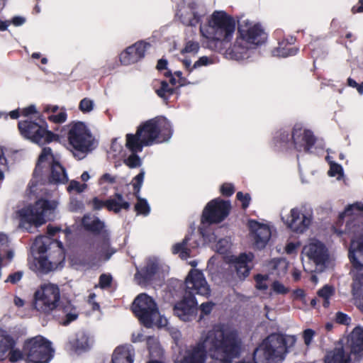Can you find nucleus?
Segmentation results:
<instances>
[{
  "label": "nucleus",
  "mask_w": 363,
  "mask_h": 363,
  "mask_svg": "<svg viewBox=\"0 0 363 363\" xmlns=\"http://www.w3.org/2000/svg\"><path fill=\"white\" fill-rule=\"evenodd\" d=\"M244 350L241 334L233 326L217 325L203 333L197 343L189 347L175 363H205L206 354L221 363H232Z\"/></svg>",
  "instance_id": "f257e3e1"
},
{
  "label": "nucleus",
  "mask_w": 363,
  "mask_h": 363,
  "mask_svg": "<svg viewBox=\"0 0 363 363\" xmlns=\"http://www.w3.org/2000/svg\"><path fill=\"white\" fill-rule=\"evenodd\" d=\"M172 136V127L166 118L146 121L133 134L126 135L125 146L130 151L141 152L143 146L169 140Z\"/></svg>",
  "instance_id": "f03ea898"
},
{
  "label": "nucleus",
  "mask_w": 363,
  "mask_h": 363,
  "mask_svg": "<svg viewBox=\"0 0 363 363\" xmlns=\"http://www.w3.org/2000/svg\"><path fill=\"white\" fill-rule=\"evenodd\" d=\"M202 36L209 42L212 49L220 51L231 40L235 30V21L223 11H215L206 27L200 28Z\"/></svg>",
  "instance_id": "7ed1b4c3"
},
{
  "label": "nucleus",
  "mask_w": 363,
  "mask_h": 363,
  "mask_svg": "<svg viewBox=\"0 0 363 363\" xmlns=\"http://www.w3.org/2000/svg\"><path fill=\"white\" fill-rule=\"evenodd\" d=\"M58 204L56 199L41 198L33 205H28L18 210L16 215L22 227H25L26 224L39 227L53 218Z\"/></svg>",
  "instance_id": "20e7f679"
},
{
  "label": "nucleus",
  "mask_w": 363,
  "mask_h": 363,
  "mask_svg": "<svg viewBox=\"0 0 363 363\" xmlns=\"http://www.w3.org/2000/svg\"><path fill=\"white\" fill-rule=\"evenodd\" d=\"M294 344L295 339H285L283 336L272 334L264 339L254 352V362L240 363H279L287 352V342Z\"/></svg>",
  "instance_id": "39448f33"
},
{
  "label": "nucleus",
  "mask_w": 363,
  "mask_h": 363,
  "mask_svg": "<svg viewBox=\"0 0 363 363\" xmlns=\"http://www.w3.org/2000/svg\"><path fill=\"white\" fill-rule=\"evenodd\" d=\"M352 234L349 249V258L353 267L352 295L355 304L363 310V234Z\"/></svg>",
  "instance_id": "423d86ee"
},
{
  "label": "nucleus",
  "mask_w": 363,
  "mask_h": 363,
  "mask_svg": "<svg viewBox=\"0 0 363 363\" xmlns=\"http://www.w3.org/2000/svg\"><path fill=\"white\" fill-rule=\"evenodd\" d=\"M132 310L140 322L147 328H162L167 324V320L161 315L155 300L146 294L136 296Z\"/></svg>",
  "instance_id": "0eeeda50"
},
{
  "label": "nucleus",
  "mask_w": 363,
  "mask_h": 363,
  "mask_svg": "<svg viewBox=\"0 0 363 363\" xmlns=\"http://www.w3.org/2000/svg\"><path fill=\"white\" fill-rule=\"evenodd\" d=\"M46 172H49L48 177L50 183L62 184L68 181L65 169L58 162L57 157L53 155L50 147L43 148L40 154L33 173L34 177L41 178Z\"/></svg>",
  "instance_id": "6e6552de"
},
{
  "label": "nucleus",
  "mask_w": 363,
  "mask_h": 363,
  "mask_svg": "<svg viewBox=\"0 0 363 363\" xmlns=\"http://www.w3.org/2000/svg\"><path fill=\"white\" fill-rule=\"evenodd\" d=\"M304 269L309 272H323L328 258L325 246L316 239H310L302 250Z\"/></svg>",
  "instance_id": "1a4fd4ad"
},
{
  "label": "nucleus",
  "mask_w": 363,
  "mask_h": 363,
  "mask_svg": "<svg viewBox=\"0 0 363 363\" xmlns=\"http://www.w3.org/2000/svg\"><path fill=\"white\" fill-rule=\"evenodd\" d=\"M69 144L76 150L86 153L94 148V138L87 125L81 121L67 125Z\"/></svg>",
  "instance_id": "9d476101"
},
{
  "label": "nucleus",
  "mask_w": 363,
  "mask_h": 363,
  "mask_svg": "<svg viewBox=\"0 0 363 363\" xmlns=\"http://www.w3.org/2000/svg\"><path fill=\"white\" fill-rule=\"evenodd\" d=\"M24 352L28 363H49L54 350L50 342L42 336H36L25 342Z\"/></svg>",
  "instance_id": "9b49d317"
},
{
  "label": "nucleus",
  "mask_w": 363,
  "mask_h": 363,
  "mask_svg": "<svg viewBox=\"0 0 363 363\" xmlns=\"http://www.w3.org/2000/svg\"><path fill=\"white\" fill-rule=\"evenodd\" d=\"M60 301V291L57 285L44 284L35 292L34 307L44 313H50L57 308Z\"/></svg>",
  "instance_id": "f8f14e48"
},
{
  "label": "nucleus",
  "mask_w": 363,
  "mask_h": 363,
  "mask_svg": "<svg viewBox=\"0 0 363 363\" xmlns=\"http://www.w3.org/2000/svg\"><path fill=\"white\" fill-rule=\"evenodd\" d=\"M282 220L292 232L303 234L313 223V212L311 208L301 206L290 210L289 215L282 216Z\"/></svg>",
  "instance_id": "ddd939ff"
},
{
  "label": "nucleus",
  "mask_w": 363,
  "mask_h": 363,
  "mask_svg": "<svg viewBox=\"0 0 363 363\" xmlns=\"http://www.w3.org/2000/svg\"><path fill=\"white\" fill-rule=\"evenodd\" d=\"M18 128L23 137L38 145L51 142L55 138V135L47 130L45 122L39 124L28 120L21 121Z\"/></svg>",
  "instance_id": "4468645a"
},
{
  "label": "nucleus",
  "mask_w": 363,
  "mask_h": 363,
  "mask_svg": "<svg viewBox=\"0 0 363 363\" xmlns=\"http://www.w3.org/2000/svg\"><path fill=\"white\" fill-rule=\"evenodd\" d=\"M54 245L57 247V251L55 252L54 254L49 253L48 255H39L38 257L34 259L33 262L30 264V267L33 270L41 273H48L56 269L59 267L64 259L62 243L56 242Z\"/></svg>",
  "instance_id": "2eb2a0df"
},
{
  "label": "nucleus",
  "mask_w": 363,
  "mask_h": 363,
  "mask_svg": "<svg viewBox=\"0 0 363 363\" xmlns=\"http://www.w3.org/2000/svg\"><path fill=\"white\" fill-rule=\"evenodd\" d=\"M186 296H194L198 294L203 296L210 295L211 289L203 274L198 269H191L185 281Z\"/></svg>",
  "instance_id": "dca6fc26"
},
{
  "label": "nucleus",
  "mask_w": 363,
  "mask_h": 363,
  "mask_svg": "<svg viewBox=\"0 0 363 363\" xmlns=\"http://www.w3.org/2000/svg\"><path fill=\"white\" fill-rule=\"evenodd\" d=\"M363 203L357 202L349 206L345 211L340 215L343 219L349 218L346 224V231L348 233H359L363 234Z\"/></svg>",
  "instance_id": "f3484780"
},
{
  "label": "nucleus",
  "mask_w": 363,
  "mask_h": 363,
  "mask_svg": "<svg viewBox=\"0 0 363 363\" xmlns=\"http://www.w3.org/2000/svg\"><path fill=\"white\" fill-rule=\"evenodd\" d=\"M240 37L248 44L259 45L262 43L266 35L259 24L247 19L242 20L239 24Z\"/></svg>",
  "instance_id": "a211bd4d"
},
{
  "label": "nucleus",
  "mask_w": 363,
  "mask_h": 363,
  "mask_svg": "<svg viewBox=\"0 0 363 363\" xmlns=\"http://www.w3.org/2000/svg\"><path fill=\"white\" fill-rule=\"evenodd\" d=\"M230 204L216 199L209 202L203 212V220L208 223H220L229 213Z\"/></svg>",
  "instance_id": "6ab92c4d"
},
{
  "label": "nucleus",
  "mask_w": 363,
  "mask_h": 363,
  "mask_svg": "<svg viewBox=\"0 0 363 363\" xmlns=\"http://www.w3.org/2000/svg\"><path fill=\"white\" fill-rule=\"evenodd\" d=\"M197 302L194 296L185 295L184 298L174 306V313L181 320L191 321L197 314Z\"/></svg>",
  "instance_id": "aec40b11"
},
{
  "label": "nucleus",
  "mask_w": 363,
  "mask_h": 363,
  "mask_svg": "<svg viewBox=\"0 0 363 363\" xmlns=\"http://www.w3.org/2000/svg\"><path fill=\"white\" fill-rule=\"evenodd\" d=\"M250 229V236L253 242V245L257 249H263L269 242L272 232L267 224L260 223L255 220L249 222Z\"/></svg>",
  "instance_id": "412c9836"
},
{
  "label": "nucleus",
  "mask_w": 363,
  "mask_h": 363,
  "mask_svg": "<svg viewBox=\"0 0 363 363\" xmlns=\"http://www.w3.org/2000/svg\"><path fill=\"white\" fill-rule=\"evenodd\" d=\"M150 44L145 41H139L129 46L120 55V61L124 65L137 62L145 56V51Z\"/></svg>",
  "instance_id": "4be33fe9"
},
{
  "label": "nucleus",
  "mask_w": 363,
  "mask_h": 363,
  "mask_svg": "<svg viewBox=\"0 0 363 363\" xmlns=\"http://www.w3.org/2000/svg\"><path fill=\"white\" fill-rule=\"evenodd\" d=\"M294 147L299 152H308L315 143L312 132L301 128H295L292 133Z\"/></svg>",
  "instance_id": "5701e85b"
},
{
  "label": "nucleus",
  "mask_w": 363,
  "mask_h": 363,
  "mask_svg": "<svg viewBox=\"0 0 363 363\" xmlns=\"http://www.w3.org/2000/svg\"><path fill=\"white\" fill-rule=\"evenodd\" d=\"M160 269V264L159 260L155 257H150L147 259L145 267L135 274V279L140 284L144 281H150L159 274Z\"/></svg>",
  "instance_id": "b1692460"
},
{
  "label": "nucleus",
  "mask_w": 363,
  "mask_h": 363,
  "mask_svg": "<svg viewBox=\"0 0 363 363\" xmlns=\"http://www.w3.org/2000/svg\"><path fill=\"white\" fill-rule=\"evenodd\" d=\"M249 45L240 37L238 38L234 44L227 49L223 55L229 60H241L249 57Z\"/></svg>",
  "instance_id": "393cba45"
},
{
  "label": "nucleus",
  "mask_w": 363,
  "mask_h": 363,
  "mask_svg": "<svg viewBox=\"0 0 363 363\" xmlns=\"http://www.w3.org/2000/svg\"><path fill=\"white\" fill-rule=\"evenodd\" d=\"M178 16L183 24L196 26L200 23L202 14L199 12L197 5L193 4L182 7L178 12Z\"/></svg>",
  "instance_id": "a878e982"
},
{
  "label": "nucleus",
  "mask_w": 363,
  "mask_h": 363,
  "mask_svg": "<svg viewBox=\"0 0 363 363\" xmlns=\"http://www.w3.org/2000/svg\"><path fill=\"white\" fill-rule=\"evenodd\" d=\"M93 344L92 338L84 332H79L72 338L67 345L69 350L81 353L89 350Z\"/></svg>",
  "instance_id": "bb28decb"
},
{
  "label": "nucleus",
  "mask_w": 363,
  "mask_h": 363,
  "mask_svg": "<svg viewBox=\"0 0 363 363\" xmlns=\"http://www.w3.org/2000/svg\"><path fill=\"white\" fill-rule=\"evenodd\" d=\"M144 177L145 171L141 170L140 172L133 178L132 184L135 191L136 196L138 197V202L135 204V208L138 213L147 216L150 212V206L145 199H140L138 196L143 185Z\"/></svg>",
  "instance_id": "cd10ccee"
},
{
  "label": "nucleus",
  "mask_w": 363,
  "mask_h": 363,
  "mask_svg": "<svg viewBox=\"0 0 363 363\" xmlns=\"http://www.w3.org/2000/svg\"><path fill=\"white\" fill-rule=\"evenodd\" d=\"M254 259L252 253H243L241 254L235 260V268L237 272L238 276L240 279H244L248 276L250 269H252V262Z\"/></svg>",
  "instance_id": "c85d7f7f"
},
{
  "label": "nucleus",
  "mask_w": 363,
  "mask_h": 363,
  "mask_svg": "<svg viewBox=\"0 0 363 363\" xmlns=\"http://www.w3.org/2000/svg\"><path fill=\"white\" fill-rule=\"evenodd\" d=\"M134 349L132 345H123L114 350L112 357L113 363H133Z\"/></svg>",
  "instance_id": "c756f323"
},
{
  "label": "nucleus",
  "mask_w": 363,
  "mask_h": 363,
  "mask_svg": "<svg viewBox=\"0 0 363 363\" xmlns=\"http://www.w3.org/2000/svg\"><path fill=\"white\" fill-rule=\"evenodd\" d=\"M350 356L345 353L341 344H338L335 348L328 352L325 359V363H349Z\"/></svg>",
  "instance_id": "7c9ffc66"
},
{
  "label": "nucleus",
  "mask_w": 363,
  "mask_h": 363,
  "mask_svg": "<svg viewBox=\"0 0 363 363\" xmlns=\"http://www.w3.org/2000/svg\"><path fill=\"white\" fill-rule=\"evenodd\" d=\"M349 342L352 353L363 351V328H355L350 334Z\"/></svg>",
  "instance_id": "2f4dec72"
},
{
  "label": "nucleus",
  "mask_w": 363,
  "mask_h": 363,
  "mask_svg": "<svg viewBox=\"0 0 363 363\" xmlns=\"http://www.w3.org/2000/svg\"><path fill=\"white\" fill-rule=\"evenodd\" d=\"M84 228L94 233H99L105 227L104 223L99 218L92 215H86L82 218Z\"/></svg>",
  "instance_id": "473e14b6"
},
{
  "label": "nucleus",
  "mask_w": 363,
  "mask_h": 363,
  "mask_svg": "<svg viewBox=\"0 0 363 363\" xmlns=\"http://www.w3.org/2000/svg\"><path fill=\"white\" fill-rule=\"evenodd\" d=\"M130 207L128 202L124 201L121 194H116L115 196L106 200V208L115 213H118L121 210H127Z\"/></svg>",
  "instance_id": "72a5a7b5"
},
{
  "label": "nucleus",
  "mask_w": 363,
  "mask_h": 363,
  "mask_svg": "<svg viewBox=\"0 0 363 363\" xmlns=\"http://www.w3.org/2000/svg\"><path fill=\"white\" fill-rule=\"evenodd\" d=\"M288 265V262L285 259L279 258L270 261L268 268L272 274L282 277L286 274Z\"/></svg>",
  "instance_id": "f704fd0d"
},
{
  "label": "nucleus",
  "mask_w": 363,
  "mask_h": 363,
  "mask_svg": "<svg viewBox=\"0 0 363 363\" xmlns=\"http://www.w3.org/2000/svg\"><path fill=\"white\" fill-rule=\"evenodd\" d=\"M15 342L5 330L0 329V358L2 359L10 349L14 347Z\"/></svg>",
  "instance_id": "c9c22d12"
},
{
  "label": "nucleus",
  "mask_w": 363,
  "mask_h": 363,
  "mask_svg": "<svg viewBox=\"0 0 363 363\" xmlns=\"http://www.w3.org/2000/svg\"><path fill=\"white\" fill-rule=\"evenodd\" d=\"M147 344L152 357H160L163 354V350L161 347L157 338L149 337L147 339Z\"/></svg>",
  "instance_id": "e433bc0d"
},
{
  "label": "nucleus",
  "mask_w": 363,
  "mask_h": 363,
  "mask_svg": "<svg viewBox=\"0 0 363 363\" xmlns=\"http://www.w3.org/2000/svg\"><path fill=\"white\" fill-rule=\"evenodd\" d=\"M51 242L49 238L45 236L39 237L34 241L33 248L37 251L39 255H45L48 250V247Z\"/></svg>",
  "instance_id": "4c0bfd02"
},
{
  "label": "nucleus",
  "mask_w": 363,
  "mask_h": 363,
  "mask_svg": "<svg viewBox=\"0 0 363 363\" xmlns=\"http://www.w3.org/2000/svg\"><path fill=\"white\" fill-rule=\"evenodd\" d=\"M188 240L189 238H186L182 243H177L173 246V253L179 254L182 259H186L190 256V249L187 245Z\"/></svg>",
  "instance_id": "58836bf2"
},
{
  "label": "nucleus",
  "mask_w": 363,
  "mask_h": 363,
  "mask_svg": "<svg viewBox=\"0 0 363 363\" xmlns=\"http://www.w3.org/2000/svg\"><path fill=\"white\" fill-rule=\"evenodd\" d=\"M334 294L335 289L329 285L324 286L318 291V296L323 300V304L324 307L326 308L329 306V299L334 295Z\"/></svg>",
  "instance_id": "ea45409f"
},
{
  "label": "nucleus",
  "mask_w": 363,
  "mask_h": 363,
  "mask_svg": "<svg viewBox=\"0 0 363 363\" xmlns=\"http://www.w3.org/2000/svg\"><path fill=\"white\" fill-rule=\"evenodd\" d=\"M326 160L328 161L330 164V169L328 171V175L330 177H336L337 179H340L343 177V169L341 165L330 160V157L327 156Z\"/></svg>",
  "instance_id": "a19ab883"
},
{
  "label": "nucleus",
  "mask_w": 363,
  "mask_h": 363,
  "mask_svg": "<svg viewBox=\"0 0 363 363\" xmlns=\"http://www.w3.org/2000/svg\"><path fill=\"white\" fill-rule=\"evenodd\" d=\"M155 91L160 98L167 100L173 94L174 89L170 87L166 82L162 81L160 82V87L157 88Z\"/></svg>",
  "instance_id": "79ce46f5"
},
{
  "label": "nucleus",
  "mask_w": 363,
  "mask_h": 363,
  "mask_svg": "<svg viewBox=\"0 0 363 363\" xmlns=\"http://www.w3.org/2000/svg\"><path fill=\"white\" fill-rule=\"evenodd\" d=\"M25 22L26 18L22 16H15L12 18L11 21L0 20V30H6L11 23L15 26H20Z\"/></svg>",
  "instance_id": "37998d69"
},
{
  "label": "nucleus",
  "mask_w": 363,
  "mask_h": 363,
  "mask_svg": "<svg viewBox=\"0 0 363 363\" xmlns=\"http://www.w3.org/2000/svg\"><path fill=\"white\" fill-rule=\"evenodd\" d=\"M297 51L298 49L294 47L282 48L280 46L274 51V55L286 57L296 55Z\"/></svg>",
  "instance_id": "c03bdc74"
},
{
  "label": "nucleus",
  "mask_w": 363,
  "mask_h": 363,
  "mask_svg": "<svg viewBox=\"0 0 363 363\" xmlns=\"http://www.w3.org/2000/svg\"><path fill=\"white\" fill-rule=\"evenodd\" d=\"M230 247V241L229 238L220 239L213 247L219 253H225Z\"/></svg>",
  "instance_id": "a18cd8bd"
},
{
  "label": "nucleus",
  "mask_w": 363,
  "mask_h": 363,
  "mask_svg": "<svg viewBox=\"0 0 363 363\" xmlns=\"http://www.w3.org/2000/svg\"><path fill=\"white\" fill-rule=\"evenodd\" d=\"M200 46L198 42L189 40L186 43L184 48L182 50V53H191L196 55L199 50Z\"/></svg>",
  "instance_id": "49530a36"
},
{
  "label": "nucleus",
  "mask_w": 363,
  "mask_h": 363,
  "mask_svg": "<svg viewBox=\"0 0 363 363\" xmlns=\"http://www.w3.org/2000/svg\"><path fill=\"white\" fill-rule=\"evenodd\" d=\"M94 108V101L89 98H84L81 100L79 104V110L83 113H89Z\"/></svg>",
  "instance_id": "de8ad7c7"
},
{
  "label": "nucleus",
  "mask_w": 363,
  "mask_h": 363,
  "mask_svg": "<svg viewBox=\"0 0 363 363\" xmlns=\"http://www.w3.org/2000/svg\"><path fill=\"white\" fill-rule=\"evenodd\" d=\"M87 188L86 184H80L76 180H71L69 186H67V191L69 192L76 191L77 193H82Z\"/></svg>",
  "instance_id": "09e8293b"
},
{
  "label": "nucleus",
  "mask_w": 363,
  "mask_h": 363,
  "mask_svg": "<svg viewBox=\"0 0 363 363\" xmlns=\"http://www.w3.org/2000/svg\"><path fill=\"white\" fill-rule=\"evenodd\" d=\"M50 121L55 123H62L66 121L67 116L65 110H61L60 112L55 114H50L48 116Z\"/></svg>",
  "instance_id": "8fccbe9b"
},
{
  "label": "nucleus",
  "mask_w": 363,
  "mask_h": 363,
  "mask_svg": "<svg viewBox=\"0 0 363 363\" xmlns=\"http://www.w3.org/2000/svg\"><path fill=\"white\" fill-rule=\"evenodd\" d=\"M130 152L132 154L125 160V163L130 168L139 167L141 162L140 157L136 155L138 152Z\"/></svg>",
  "instance_id": "3c124183"
},
{
  "label": "nucleus",
  "mask_w": 363,
  "mask_h": 363,
  "mask_svg": "<svg viewBox=\"0 0 363 363\" xmlns=\"http://www.w3.org/2000/svg\"><path fill=\"white\" fill-rule=\"evenodd\" d=\"M215 62V59L212 57L203 56L201 57L193 65V68H199L202 66H208Z\"/></svg>",
  "instance_id": "603ef678"
},
{
  "label": "nucleus",
  "mask_w": 363,
  "mask_h": 363,
  "mask_svg": "<svg viewBox=\"0 0 363 363\" xmlns=\"http://www.w3.org/2000/svg\"><path fill=\"white\" fill-rule=\"evenodd\" d=\"M8 169L7 161L2 149H0V184L4 179V172Z\"/></svg>",
  "instance_id": "864d4df0"
},
{
  "label": "nucleus",
  "mask_w": 363,
  "mask_h": 363,
  "mask_svg": "<svg viewBox=\"0 0 363 363\" xmlns=\"http://www.w3.org/2000/svg\"><path fill=\"white\" fill-rule=\"evenodd\" d=\"M9 352V358L11 362H18L23 359V352L19 350L14 349L13 347Z\"/></svg>",
  "instance_id": "5fc2aeb1"
},
{
  "label": "nucleus",
  "mask_w": 363,
  "mask_h": 363,
  "mask_svg": "<svg viewBox=\"0 0 363 363\" xmlns=\"http://www.w3.org/2000/svg\"><path fill=\"white\" fill-rule=\"evenodd\" d=\"M237 199L241 201L242 206L243 208H246L249 206L250 202L251 200L250 196L249 194H242L241 191L238 192Z\"/></svg>",
  "instance_id": "6e6d98bb"
},
{
  "label": "nucleus",
  "mask_w": 363,
  "mask_h": 363,
  "mask_svg": "<svg viewBox=\"0 0 363 363\" xmlns=\"http://www.w3.org/2000/svg\"><path fill=\"white\" fill-rule=\"evenodd\" d=\"M272 289L274 292L279 294H286L289 292V289L279 281H274L273 283Z\"/></svg>",
  "instance_id": "4d7b16f0"
},
{
  "label": "nucleus",
  "mask_w": 363,
  "mask_h": 363,
  "mask_svg": "<svg viewBox=\"0 0 363 363\" xmlns=\"http://www.w3.org/2000/svg\"><path fill=\"white\" fill-rule=\"evenodd\" d=\"M315 335V331L311 329H306L303 333V338L306 345L309 346Z\"/></svg>",
  "instance_id": "13d9d810"
},
{
  "label": "nucleus",
  "mask_w": 363,
  "mask_h": 363,
  "mask_svg": "<svg viewBox=\"0 0 363 363\" xmlns=\"http://www.w3.org/2000/svg\"><path fill=\"white\" fill-rule=\"evenodd\" d=\"M335 319L338 323L343 325H349L350 323V318L342 312H337L335 315Z\"/></svg>",
  "instance_id": "bf43d9fd"
},
{
  "label": "nucleus",
  "mask_w": 363,
  "mask_h": 363,
  "mask_svg": "<svg viewBox=\"0 0 363 363\" xmlns=\"http://www.w3.org/2000/svg\"><path fill=\"white\" fill-rule=\"evenodd\" d=\"M256 286L258 289L264 290L267 288V285L265 284L267 277L263 275H257L255 277Z\"/></svg>",
  "instance_id": "052dcab7"
},
{
  "label": "nucleus",
  "mask_w": 363,
  "mask_h": 363,
  "mask_svg": "<svg viewBox=\"0 0 363 363\" xmlns=\"http://www.w3.org/2000/svg\"><path fill=\"white\" fill-rule=\"evenodd\" d=\"M90 204L94 210H100L106 207V201H104L95 197L90 201Z\"/></svg>",
  "instance_id": "680f3d73"
},
{
  "label": "nucleus",
  "mask_w": 363,
  "mask_h": 363,
  "mask_svg": "<svg viewBox=\"0 0 363 363\" xmlns=\"http://www.w3.org/2000/svg\"><path fill=\"white\" fill-rule=\"evenodd\" d=\"M111 281V277L107 274H102L99 278V286L101 288L104 289L108 287Z\"/></svg>",
  "instance_id": "e2e57ef3"
},
{
  "label": "nucleus",
  "mask_w": 363,
  "mask_h": 363,
  "mask_svg": "<svg viewBox=\"0 0 363 363\" xmlns=\"http://www.w3.org/2000/svg\"><path fill=\"white\" fill-rule=\"evenodd\" d=\"M116 182V177L110 174H104L101 176L99 180L100 184H113Z\"/></svg>",
  "instance_id": "0e129e2a"
},
{
  "label": "nucleus",
  "mask_w": 363,
  "mask_h": 363,
  "mask_svg": "<svg viewBox=\"0 0 363 363\" xmlns=\"http://www.w3.org/2000/svg\"><path fill=\"white\" fill-rule=\"evenodd\" d=\"M22 277H23V272H17L10 274L5 281L11 282L12 284H16L21 279Z\"/></svg>",
  "instance_id": "69168bd1"
},
{
  "label": "nucleus",
  "mask_w": 363,
  "mask_h": 363,
  "mask_svg": "<svg viewBox=\"0 0 363 363\" xmlns=\"http://www.w3.org/2000/svg\"><path fill=\"white\" fill-rule=\"evenodd\" d=\"M221 193L225 196H230L234 192V187L231 184H224L220 187Z\"/></svg>",
  "instance_id": "338daca9"
},
{
  "label": "nucleus",
  "mask_w": 363,
  "mask_h": 363,
  "mask_svg": "<svg viewBox=\"0 0 363 363\" xmlns=\"http://www.w3.org/2000/svg\"><path fill=\"white\" fill-rule=\"evenodd\" d=\"M213 306L212 302H206L201 305L200 310L203 314L208 315L211 312Z\"/></svg>",
  "instance_id": "774afa93"
}]
</instances>
